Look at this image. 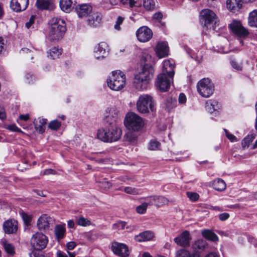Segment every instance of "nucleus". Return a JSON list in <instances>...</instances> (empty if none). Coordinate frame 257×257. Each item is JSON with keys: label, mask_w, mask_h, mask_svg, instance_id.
Segmentation results:
<instances>
[{"label": "nucleus", "mask_w": 257, "mask_h": 257, "mask_svg": "<svg viewBox=\"0 0 257 257\" xmlns=\"http://www.w3.org/2000/svg\"><path fill=\"white\" fill-rule=\"evenodd\" d=\"M5 40L2 37H0V54H2L3 51L4 50Z\"/></svg>", "instance_id": "e2e57ef3"}, {"label": "nucleus", "mask_w": 257, "mask_h": 257, "mask_svg": "<svg viewBox=\"0 0 257 257\" xmlns=\"http://www.w3.org/2000/svg\"><path fill=\"white\" fill-rule=\"evenodd\" d=\"M35 16H32L29 21V22H27L26 23V27H27V28L28 29H29L31 26L32 25V24L34 23V20H35Z\"/></svg>", "instance_id": "4d7b16f0"}, {"label": "nucleus", "mask_w": 257, "mask_h": 257, "mask_svg": "<svg viewBox=\"0 0 257 257\" xmlns=\"http://www.w3.org/2000/svg\"><path fill=\"white\" fill-rule=\"evenodd\" d=\"M200 16L204 28L214 30L219 25V20L216 14L209 9H204L200 12Z\"/></svg>", "instance_id": "6e6552de"}, {"label": "nucleus", "mask_w": 257, "mask_h": 257, "mask_svg": "<svg viewBox=\"0 0 257 257\" xmlns=\"http://www.w3.org/2000/svg\"><path fill=\"white\" fill-rule=\"evenodd\" d=\"M76 245V244L74 241H70L67 243L66 246L68 249L72 250L73 249Z\"/></svg>", "instance_id": "052dcab7"}, {"label": "nucleus", "mask_w": 257, "mask_h": 257, "mask_svg": "<svg viewBox=\"0 0 257 257\" xmlns=\"http://www.w3.org/2000/svg\"><path fill=\"white\" fill-rule=\"evenodd\" d=\"M109 1L110 4L113 6L117 5L119 2L123 5L128 4L130 8L134 7L136 3L135 0H109Z\"/></svg>", "instance_id": "f704fd0d"}, {"label": "nucleus", "mask_w": 257, "mask_h": 257, "mask_svg": "<svg viewBox=\"0 0 257 257\" xmlns=\"http://www.w3.org/2000/svg\"><path fill=\"white\" fill-rule=\"evenodd\" d=\"M175 102L176 101L173 100L172 98H167L165 104V107L168 111H170L175 106Z\"/></svg>", "instance_id": "79ce46f5"}, {"label": "nucleus", "mask_w": 257, "mask_h": 257, "mask_svg": "<svg viewBox=\"0 0 257 257\" xmlns=\"http://www.w3.org/2000/svg\"><path fill=\"white\" fill-rule=\"evenodd\" d=\"M143 6L147 10L153 11L155 9V2L153 0H144Z\"/></svg>", "instance_id": "a19ab883"}, {"label": "nucleus", "mask_w": 257, "mask_h": 257, "mask_svg": "<svg viewBox=\"0 0 257 257\" xmlns=\"http://www.w3.org/2000/svg\"><path fill=\"white\" fill-rule=\"evenodd\" d=\"M225 131V134H226V137L231 141V142H234V141H236V139L235 138V137L232 135V134H229L226 130H224Z\"/></svg>", "instance_id": "5fc2aeb1"}, {"label": "nucleus", "mask_w": 257, "mask_h": 257, "mask_svg": "<svg viewBox=\"0 0 257 257\" xmlns=\"http://www.w3.org/2000/svg\"><path fill=\"white\" fill-rule=\"evenodd\" d=\"M76 222L78 225L82 226H89L91 224V221L89 220L82 216L77 218L76 219Z\"/></svg>", "instance_id": "4c0bfd02"}, {"label": "nucleus", "mask_w": 257, "mask_h": 257, "mask_svg": "<svg viewBox=\"0 0 257 257\" xmlns=\"http://www.w3.org/2000/svg\"><path fill=\"white\" fill-rule=\"evenodd\" d=\"M99 187L104 188L105 189H109L110 188L112 185L111 183L108 181L107 179H104L102 181H100L99 182Z\"/></svg>", "instance_id": "09e8293b"}, {"label": "nucleus", "mask_w": 257, "mask_h": 257, "mask_svg": "<svg viewBox=\"0 0 257 257\" xmlns=\"http://www.w3.org/2000/svg\"><path fill=\"white\" fill-rule=\"evenodd\" d=\"M65 233V224L64 225H57L55 228V234L58 240L63 238Z\"/></svg>", "instance_id": "473e14b6"}, {"label": "nucleus", "mask_w": 257, "mask_h": 257, "mask_svg": "<svg viewBox=\"0 0 257 257\" xmlns=\"http://www.w3.org/2000/svg\"><path fill=\"white\" fill-rule=\"evenodd\" d=\"M179 102L181 104L184 103L186 101V97L183 93H180L178 98Z\"/></svg>", "instance_id": "6e6d98bb"}, {"label": "nucleus", "mask_w": 257, "mask_h": 257, "mask_svg": "<svg viewBox=\"0 0 257 257\" xmlns=\"http://www.w3.org/2000/svg\"><path fill=\"white\" fill-rule=\"evenodd\" d=\"M254 137L252 135L247 136L242 141L241 145L243 148L248 147L249 144L252 142Z\"/></svg>", "instance_id": "49530a36"}, {"label": "nucleus", "mask_w": 257, "mask_h": 257, "mask_svg": "<svg viewBox=\"0 0 257 257\" xmlns=\"http://www.w3.org/2000/svg\"><path fill=\"white\" fill-rule=\"evenodd\" d=\"M138 40L141 42L149 41L152 37L153 33L151 29L146 26L140 28L136 32Z\"/></svg>", "instance_id": "2eb2a0df"}, {"label": "nucleus", "mask_w": 257, "mask_h": 257, "mask_svg": "<svg viewBox=\"0 0 257 257\" xmlns=\"http://www.w3.org/2000/svg\"><path fill=\"white\" fill-rule=\"evenodd\" d=\"M156 52L160 58L166 57L169 54V47L166 42H159L156 46Z\"/></svg>", "instance_id": "412c9836"}, {"label": "nucleus", "mask_w": 257, "mask_h": 257, "mask_svg": "<svg viewBox=\"0 0 257 257\" xmlns=\"http://www.w3.org/2000/svg\"><path fill=\"white\" fill-rule=\"evenodd\" d=\"M9 130L16 132H21V130L17 127L15 124L10 125L8 126Z\"/></svg>", "instance_id": "bf43d9fd"}, {"label": "nucleus", "mask_w": 257, "mask_h": 257, "mask_svg": "<svg viewBox=\"0 0 257 257\" xmlns=\"http://www.w3.org/2000/svg\"><path fill=\"white\" fill-rule=\"evenodd\" d=\"M51 23L49 38L51 41H58L62 38L66 31L65 23L64 20L57 18H53Z\"/></svg>", "instance_id": "39448f33"}, {"label": "nucleus", "mask_w": 257, "mask_h": 257, "mask_svg": "<svg viewBox=\"0 0 257 257\" xmlns=\"http://www.w3.org/2000/svg\"><path fill=\"white\" fill-rule=\"evenodd\" d=\"M174 62L172 60H165L163 64L162 72L159 74L156 81V86L161 91H167L173 83L175 74Z\"/></svg>", "instance_id": "f257e3e1"}, {"label": "nucleus", "mask_w": 257, "mask_h": 257, "mask_svg": "<svg viewBox=\"0 0 257 257\" xmlns=\"http://www.w3.org/2000/svg\"><path fill=\"white\" fill-rule=\"evenodd\" d=\"M69 256L65 253L61 252V251L57 252V257H75V254L68 251Z\"/></svg>", "instance_id": "864d4df0"}, {"label": "nucleus", "mask_w": 257, "mask_h": 257, "mask_svg": "<svg viewBox=\"0 0 257 257\" xmlns=\"http://www.w3.org/2000/svg\"><path fill=\"white\" fill-rule=\"evenodd\" d=\"M75 9L78 17L80 18L87 17L92 11V7L87 4L78 5Z\"/></svg>", "instance_id": "5701e85b"}, {"label": "nucleus", "mask_w": 257, "mask_h": 257, "mask_svg": "<svg viewBox=\"0 0 257 257\" xmlns=\"http://www.w3.org/2000/svg\"><path fill=\"white\" fill-rule=\"evenodd\" d=\"M191 238L189 232L184 231L179 236L174 238V241L178 245L181 246H187L189 245Z\"/></svg>", "instance_id": "6ab92c4d"}, {"label": "nucleus", "mask_w": 257, "mask_h": 257, "mask_svg": "<svg viewBox=\"0 0 257 257\" xmlns=\"http://www.w3.org/2000/svg\"><path fill=\"white\" fill-rule=\"evenodd\" d=\"M197 91L203 97H209L214 92V86L208 78L201 79L197 85Z\"/></svg>", "instance_id": "9d476101"}, {"label": "nucleus", "mask_w": 257, "mask_h": 257, "mask_svg": "<svg viewBox=\"0 0 257 257\" xmlns=\"http://www.w3.org/2000/svg\"><path fill=\"white\" fill-rule=\"evenodd\" d=\"M119 190L122 191L125 193L131 195H138L140 194V190L131 187H125L119 189Z\"/></svg>", "instance_id": "e433bc0d"}, {"label": "nucleus", "mask_w": 257, "mask_h": 257, "mask_svg": "<svg viewBox=\"0 0 257 257\" xmlns=\"http://www.w3.org/2000/svg\"><path fill=\"white\" fill-rule=\"evenodd\" d=\"M230 64L232 67L237 70H241L242 69V66L240 64L237 63L235 60H231Z\"/></svg>", "instance_id": "603ef678"}, {"label": "nucleus", "mask_w": 257, "mask_h": 257, "mask_svg": "<svg viewBox=\"0 0 257 257\" xmlns=\"http://www.w3.org/2000/svg\"><path fill=\"white\" fill-rule=\"evenodd\" d=\"M118 111L115 107L107 108L104 113V120L109 125H115L118 117Z\"/></svg>", "instance_id": "ddd939ff"}, {"label": "nucleus", "mask_w": 257, "mask_h": 257, "mask_svg": "<svg viewBox=\"0 0 257 257\" xmlns=\"http://www.w3.org/2000/svg\"><path fill=\"white\" fill-rule=\"evenodd\" d=\"M163 17V15L161 12H157L154 14L153 18L155 20H160Z\"/></svg>", "instance_id": "0e129e2a"}, {"label": "nucleus", "mask_w": 257, "mask_h": 257, "mask_svg": "<svg viewBox=\"0 0 257 257\" xmlns=\"http://www.w3.org/2000/svg\"><path fill=\"white\" fill-rule=\"evenodd\" d=\"M19 213L24 221L25 225H26L27 226H30L31 222L32 219V216L28 214L27 213L25 212L23 210L20 211Z\"/></svg>", "instance_id": "c9c22d12"}, {"label": "nucleus", "mask_w": 257, "mask_h": 257, "mask_svg": "<svg viewBox=\"0 0 257 257\" xmlns=\"http://www.w3.org/2000/svg\"><path fill=\"white\" fill-rule=\"evenodd\" d=\"M186 194L187 197L193 201H196L199 198V195L196 193L187 192Z\"/></svg>", "instance_id": "8fccbe9b"}, {"label": "nucleus", "mask_w": 257, "mask_h": 257, "mask_svg": "<svg viewBox=\"0 0 257 257\" xmlns=\"http://www.w3.org/2000/svg\"><path fill=\"white\" fill-rule=\"evenodd\" d=\"M201 234L206 239L212 241H216L218 240L217 235L212 230L204 229L201 232Z\"/></svg>", "instance_id": "c85d7f7f"}, {"label": "nucleus", "mask_w": 257, "mask_h": 257, "mask_svg": "<svg viewBox=\"0 0 257 257\" xmlns=\"http://www.w3.org/2000/svg\"><path fill=\"white\" fill-rule=\"evenodd\" d=\"M55 173L56 171L52 169H46L44 172V174L46 175L49 174H55Z\"/></svg>", "instance_id": "69168bd1"}, {"label": "nucleus", "mask_w": 257, "mask_h": 257, "mask_svg": "<svg viewBox=\"0 0 257 257\" xmlns=\"http://www.w3.org/2000/svg\"><path fill=\"white\" fill-rule=\"evenodd\" d=\"M124 124L129 130L138 131L144 126L143 118L135 112H131L126 114Z\"/></svg>", "instance_id": "1a4fd4ad"}, {"label": "nucleus", "mask_w": 257, "mask_h": 257, "mask_svg": "<svg viewBox=\"0 0 257 257\" xmlns=\"http://www.w3.org/2000/svg\"><path fill=\"white\" fill-rule=\"evenodd\" d=\"M47 236L42 233L36 232L31 239L32 246L37 250L44 249L48 243Z\"/></svg>", "instance_id": "9b49d317"}, {"label": "nucleus", "mask_w": 257, "mask_h": 257, "mask_svg": "<svg viewBox=\"0 0 257 257\" xmlns=\"http://www.w3.org/2000/svg\"><path fill=\"white\" fill-rule=\"evenodd\" d=\"M154 233L151 231H146L135 236V240L138 242L148 241L154 237Z\"/></svg>", "instance_id": "bb28decb"}, {"label": "nucleus", "mask_w": 257, "mask_h": 257, "mask_svg": "<svg viewBox=\"0 0 257 257\" xmlns=\"http://www.w3.org/2000/svg\"><path fill=\"white\" fill-rule=\"evenodd\" d=\"M36 6L41 10H52L55 8L53 0H37Z\"/></svg>", "instance_id": "4be33fe9"}, {"label": "nucleus", "mask_w": 257, "mask_h": 257, "mask_svg": "<svg viewBox=\"0 0 257 257\" xmlns=\"http://www.w3.org/2000/svg\"><path fill=\"white\" fill-rule=\"evenodd\" d=\"M208 246L206 240L199 239L195 240L191 245L192 252L186 249H180L176 251V257H201L200 252Z\"/></svg>", "instance_id": "20e7f679"}, {"label": "nucleus", "mask_w": 257, "mask_h": 257, "mask_svg": "<svg viewBox=\"0 0 257 257\" xmlns=\"http://www.w3.org/2000/svg\"><path fill=\"white\" fill-rule=\"evenodd\" d=\"M220 106L218 102L215 100L210 99L205 103V108L210 113L214 110L219 109Z\"/></svg>", "instance_id": "cd10ccee"}, {"label": "nucleus", "mask_w": 257, "mask_h": 257, "mask_svg": "<svg viewBox=\"0 0 257 257\" xmlns=\"http://www.w3.org/2000/svg\"><path fill=\"white\" fill-rule=\"evenodd\" d=\"M107 83L109 88L111 90H120L125 85V75L119 70L113 71L111 72V75L107 78Z\"/></svg>", "instance_id": "423d86ee"}, {"label": "nucleus", "mask_w": 257, "mask_h": 257, "mask_svg": "<svg viewBox=\"0 0 257 257\" xmlns=\"http://www.w3.org/2000/svg\"><path fill=\"white\" fill-rule=\"evenodd\" d=\"M29 0H11V8L16 12H21L27 8Z\"/></svg>", "instance_id": "f3484780"}, {"label": "nucleus", "mask_w": 257, "mask_h": 257, "mask_svg": "<svg viewBox=\"0 0 257 257\" xmlns=\"http://www.w3.org/2000/svg\"><path fill=\"white\" fill-rule=\"evenodd\" d=\"M232 32L240 38H245L249 35L248 30L243 27L239 21H234L230 25Z\"/></svg>", "instance_id": "f8f14e48"}, {"label": "nucleus", "mask_w": 257, "mask_h": 257, "mask_svg": "<svg viewBox=\"0 0 257 257\" xmlns=\"http://www.w3.org/2000/svg\"><path fill=\"white\" fill-rule=\"evenodd\" d=\"M3 246L8 254L13 255L15 254V248L14 246L7 241L3 242Z\"/></svg>", "instance_id": "58836bf2"}, {"label": "nucleus", "mask_w": 257, "mask_h": 257, "mask_svg": "<svg viewBox=\"0 0 257 257\" xmlns=\"http://www.w3.org/2000/svg\"><path fill=\"white\" fill-rule=\"evenodd\" d=\"M212 186L215 190L222 191L225 189L226 184L223 180L218 178L213 181Z\"/></svg>", "instance_id": "7c9ffc66"}, {"label": "nucleus", "mask_w": 257, "mask_h": 257, "mask_svg": "<svg viewBox=\"0 0 257 257\" xmlns=\"http://www.w3.org/2000/svg\"><path fill=\"white\" fill-rule=\"evenodd\" d=\"M61 9L66 13L71 11L72 2V0H60L59 3Z\"/></svg>", "instance_id": "2f4dec72"}, {"label": "nucleus", "mask_w": 257, "mask_h": 257, "mask_svg": "<svg viewBox=\"0 0 257 257\" xmlns=\"http://www.w3.org/2000/svg\"><path fill=\"white\" fill-rule=\"evenodd\" d=\"M109 51L108 45L104 42H101L95 47L94 53L97 59H103Z\"/></svg>", "instance_id": "a211bd4d"}, {"label": "nucleus", "mask_w": 257, "mask_h": 257, "mask_svg": "<svg viewBox=\"0 0 257 257\" xmlns=\"http://www.w3.org/2000/svg\"><path fill=\"white\" fill-rule=\"evenodd\" d=\"M101 20V15L99 13H94L89 16L87 23L90 26L96 27L99 25Z\"/></svg>", "instance_id": "b1692460"}, {"label": "nucleus", "mask_w": 257, "mask_h": 257, "mask_svg": "<svg viewBox=\"0 0 257 257\" xmlns=\"http://www.w3.org/2000/svg\"><path fill=\"white\" fill-rule=\"evenodd\" d=\"M121 130L115 125H111L98 130L97 138L105 143L117 141L121 138Z\"/></svg>", "instance_id": "7ed1b4c3"}, {"label": "nucleus", "mask_w": 257, "mask_h": 257, "mask_svg": "<svg viewBox=\"0 0 257 257\" xmlns=\"http://www.w3.org/2000/svg\"><path fill=\"white\" fill-rule=\"evenodd\" d=\"M111 249L113 252L121 257H127L129 255L128 247L124 243L113 242Z\"/></svg>", "instance_id": "4468645a"}, {"label": "nucleus", "mask_w": 257, "mask_h": 257, "mask_svg": "<svg viewBox=\"0 0 257 257\" xmlns=\"http://www.w3.org/2000/svg\"><path fill=\"white\" fill-rule=\"evenodd\" d=\"M126 225V222L122 221H119L112 225L113 230H122L124 229Z\"/></svg>", "instance_id": "c03bdc74"}, {"label": "nucleus", "mask_w": 257, "mask_h": 257, "mask_svg": "<svg viewBox=\"0 0 257 257\" xmlns=\"http://www.w3.org/2000/svg\"><path fill=\"white\" fill-rule=\"evenodd\" d=\"M148 207V204L146 202L142 203L141 205L136 207V211L141 214H144Z\"/></svg>", "instance_id": "de8ad7c7"}, {"label": "nucleus", "mask_w": 257, "mask_h": 257, "mask_svg": "<svg viewBox=\"0 0 257 257\" xmlns=\"http://www.w3.org/2000/svg\"><path fill=\"white\" fill-rule=\"evenodd\" d=\"M169 200L164 196H157L156 199L155 205L157 207H160L168 204Z\"/></svg>", "instance_id": "ea45409f"}, {"label": "nucleus", "mask_w": 257, "mask_h": 257, "mask_svg": "<svg viewBox=\"0 0 257 257\" xmlns=\"http://www.w3.org/2000/svg\"><path fill=\"white\" fill-rule=\"evenodd\" d=\"M6 118V113L3 107L0 106V119H4Z\"/></svg>", "instance_id": "680f3d73"}, {"label": "nucleus", "mask_w": 257, "mask_h": 257, "mask_svg": "<svg viewBox=\"0 0 257 257\" xmlns=\"http://www.w3.org/2000/svg\"><path fill=\"white\" fill-rule=\"evenodd\" d=\"M242 7L241 0H227L226 7L230 11L235 12Z\"/></svg>", "instance_id": "393cba45"}, {"label": "nucleus", "mask_w": 257, "mask_h": 257, "mask_svg": "<svg viewBox=\"0 0 257 257\" xmlns=\"http://www.w3.org/2000/svg\"><path fill=\"white\" fill-rule=\"evenodd\" d=\"M68 226L70 228H73L75 226V223L73 220L71 219L68 221Z\"/></svg>", "instance_id": "774afa93"}, {"label": "nucleus", "mask_w": 257, "mask_h": 257, "mask_svg": "<svg viewBox=\"0 0 257 257\" xmlns=\"http://www.w3.org/2000/svg\"><path fill=\"white\" fill-rule=\"evenodd\" d=\"M155 103L153 97L149 94L139 96L136 104L137 110L141 113H147L155 110Z\"/></svg>", "instance_id": "0eeeda50"}, {"label": "nucleus", "mask_w": 257, "mask_h": 257, "mask_svg": "<svg viewBox=\"0 0 257 257\" xmlns=\"http://www.w3.org/2000/svg\"><path fill=\"white\" fill-rule=\"evenodd\" d=\"M62 54V50L54 47L48 52V57L51 59H55L59 57Z\"/></svg>", "instance_id": "72a5a7b5"}, {"label": "nucleus", "mask_w": 257, "mask_h": 257, "mask_svg": "<svg viewBox=\"0 0 257 257\" xmlns=\"http://www.w3.org/2000/svg\"><path fill=\"white\" fill-rule=\"evenodd\" d=\"M154 73V69L149 64H145L142 71L135 76L133 85L139 90L146 89L150 80L152 78Z\"/></svg>", "instance_id": "f03ea898"}, {"label": "nucleus", "mask_w": 257, "mask_h": 257, "mask_svg": "<svg viewBox=\"0 0 257 257\" xmlns=\"http://www.w3.org/2000/svg\"><path fill=\"white\" fill-rule=\"evenodd\" d=\"M3 229L6 233L12 234L15 233L18 229V223L15 220H7L4 223Z\"/></svg>", "instance_id": "aec40b11"}, {"label": "nucleus", "mask_w": 257, "mask_h": 257, "mask_svg": "<svg viewBox=\"0 0 257 257\" xmlns=\"http://www.w3.org/2000/svg\"><path fill=\"white\" fill-rule=\"evenodd\" d=\"M61 122L57 120H54L51 121L49 124V128L51 130L57 131L60 127Z\"/></svg>", "instance_id": "37998d69"}, {"label": "nucleus", "mask_w": 257, "mask_h": 257, "mask_svg": "<svg viewBox=\"0 0 257 257\" xmlns=\"http://www.w3.org/2000/svg\"><path fill=\"white\" fill-rule=\"evenodd\" d=\"M30 118V116L28 114H21L19 116V118L21 120L27 121Z\"/></svg>", "instance_id": "338daca9"}, {"label": "nucleus", "mask_w": 257, "mask_h": 257, "mask_svg": "<svg viewBox=\"0 0 257 257\" xmlns=\"http://www.w3.org/2000/svg\"><path fill=\"white\" fill-rule=\"evenodd\" d=\"M53 221V219L48 215L43 214L38 218L37 226L39 230H48Z\"/></svg>", "instance_id": "dca6fc26"}, {"label": "nucleus", "mask_w": 257, "mask_h": 257, "mask_svg": "<svg viewBox=\"0 0 257 257\" xmlns=\"http://www.w3.org/2000/svg\"><path fill=\"white\" fill-rule=\"evenodd\" d=\"M229 217V214L227 213H223L219 215V218L221 221H224L227 219Z\"/></svg>", "instance_id": "13d9d810"}, {"label": "nucleus", "mask_w": 257, "mask_h": 257, "mask_svg": "<svg viewBox=\"0 0 257 257\" xmlns=\"http://www.w3.org/2000/svg\"><path fill=\"white\" fill-rule=\"evenodd\" d=\"M47 120L45 118H38L37 119H35L33 123L35 125V129L40 134H43L45 130V125L47 123Z\"/></svg>", "instance_id": "a878e982"}, {"label": "nucleus", "mask_w": 257, "mask_h": 257, "mask_svg": "<svg viewBox=\"0 0 257 257\" xmlns=\"http://www.w3.org/2000/svg\"><path fill=\"white\" fill-rule=\"evenodd\" d=\"M248 24L250 27L257 28V10H254L249 13Z\"/></svg>", "instance_id": "c756f323"}, {"label": "nucleus", "mask_w": 257, "mask_h": 257, "mask_svg": "<svg viewBox=\"0 0 257 257\" xmlns=\"http://www.w3.org/2000/svg\"><path fill=\"white\" fill-rule=\"evenodd\" d=\"M156 196L147 197L145 198V200L148 205H155Z\"/></svg>", "instance_id": "3c124183"}, {"label": "nucleus", "mask_w": 257, "mask_h": 257, "mask_svg": "<svg viewBox=\"0 0 257 257\" xmlns=\"http://www.w3.org/2000/svg\"><path fill=\"white\" fill-rule=\"evenodd\" d=\"M160 143L156 140H151L149 144V149L150 150H156L159 149Z\"/></svg>", "instance_id": "a18cd8bd"}]
</instances>
